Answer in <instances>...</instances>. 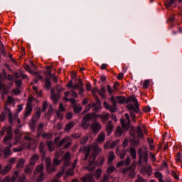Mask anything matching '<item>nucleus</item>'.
<instances>
[{"label": "nucleus", "mask_w": 182, "mask_h": 182, "mask_svg": "<svg viewBox=\"0 0 182 182\" xmlns=\"http://www.w3.org/2000/svg\"><path fill=\"white\" fill-rule=\"evenodd\" d=\"M60 136H56L54 139V144L55 146L58 147H62L63 146V149H68V147H70L72 146V142L70 141V137L66 136L64 138H63L60 141Z\"/></svg>", "instance_id": "obj_1"}, {"label": "nucleus", "mask_w": 182, "mask_h": 182, "mask_svg": "<svg viewBox=\"0 0 182 182\" xmlns=\"http://www.w3.org/2000/svg\"><path fill=\"white\" fill-rule=\"evenodd\" d=\"M5 131L7 132V134L6 136L4 138V144L9 145L11 144V142H9L10 140L12 139V137H14V134L12 133V127H4L1 131V134H4Z\"/></svg>", "instance_id": "obj_2"}, {"label": "nucleus", "mask_w": 182, "mask_h": 182, "mask_svg": "<svg viewBox=\"0 0 182 182\" xmlns=\"http://www.w3.org/2000/svg\"><path fill=\"white\" fill-rule=\"evenodd\" d=\"M91 150H92V154L90 156L91 161H95L96 157L102 153V147L99 146V144L95 143L92 145H91Z\"/></svg>", "instance_id": "obj_3"}, {"label": "nucleus", "mask_w": 182, "mask_h": 182, "mask_svg": "<svg viewBox=\"0 0 182 182\" xmlns=\"http://www.w3.org/2000/svg\"><path fill=\"white\" fill-rule=\"evenodd\" d=\"M138 154L139 159L138 164L139 166H141L142 161H144V163H147V161H149V154L146 151H143L141 148L139 149Z\"/></svg>", "instance_id": "obj_4"}, {"label": "nucleus", "mask_w": 182, "mask_h": 182, "mask_svg": "<svg viewBox=\"0 0 182 182\" xmlns=\"http://www.w3.org/2000/svg\"><path fill=\"white\" fill-rule=\"evenodd\" d=\"M102 124L97 121H94L90 124V129L93 134L96 135L100 130H102Z\"/></svg>", "instance_id": "obj_5"}, {"label": "nucleus", "mask_w": 182, "mask_h": 182, "mask_svg": "<svg viewBox=\"0 0 182 182\" xmlns=\"http://www.w3.org/2000/svg\"><path fill=\"white\" fill-rule=\"evenodd\" d=\"M78 90L79 95H82L85 90L83 89V81L82 79H78V83L75 84L73 86V90Z\"/></svg>", "instance_id": "obj_6"}, {"label": "nucleus", "mask_w": 182, "mask_h": 182, "mask_svg": "<svg viewBox=\"0 0 182 182\" xmlns=\"http://www.w3.org/2000/svg\"><path fill=\"white\" fill-rule=\"evenodd\" d=\"M126 119H121V124L124 130H129V127H130V118L129 117V114H125Z\"/></svg>", "instance_id": "obj_7"}, {"label": "nucleus", "mask_w": 182, "mask_h": 182, "mask_svg": "<svg viewBox=\"0 0 182 182\" xmlns=\"http://www.w3.org/2000/svg\"><path fill=\"white\" fill-rule=\"evenodd\" d=\"M136 166H137V163L136 161H134L129 166V171L128 172V176L131 178H134V177H136V172L134 171L136 170Z\"/></svg>", "instance_id": "obj_8"}, {"label": "nucleus", "mask_w": 182, "mask_h": 182, "mask_svg": "<svg viewBox=\"0 0 182 182\" xmlns=\"http://www.w3.org/2000/svg\"><path fill=\"white\" fill-rule=\"evenodd\" d=\"M90 150H92V145H88L80 149V153H85V161L87 160V157H89V154H90Z\"/></svg>", "instance_id": "obj_9"}, {"label": "nucleus", "mask_w": 182, "mask_h": 182, "mask_svg": "<svg viewBox=\"0 0 182 182\" xmlns=\"http://www.w3.org/2000/svg\"><path fill=\"white\" fill-rule=\"evenodd\" d=\"M105 140H106V133L102 131L98 134L95 140V143H97L98 144H102V143H105Z\"/></svg>", "instance_id": "obj_10"}, {"label": "nucleus", "mask_w": 182, "mask_h": 182, "mask_svg": "<svg viewBox=\"0 0 182 182\" xmlns=\"http://www.w3.org/2000/svg\"><path fill=\"white\" fill-rule=\"evenodd\" d=\"M33 144H35V139L31 138V136H24V146L29 149Z\"/></svg>", "instance_id": "obj_11"}, {"label": "nucleus", "mask_w": 182, "mask_h": 182, "mask_svg": "<svg viewBox=\"0 0 182 182\" xmlns=\"http://www.w3.org/2000/svg\"><path fill=\"white\" fill-rule=\"evenodd\" d=\"M114 129V127L113 126V123L112 122V121H109L105 125V130L107 132V134L108 136H110V134L113 133Z\"/></svg>", "instance_id": "obj_12"}, {"label": "nucleus", "mask_w": 182, "mask_h": 182, "mask_svg": "<svg viewBox=\"0 0 182 182\" xmlns=\"http://www.w3.org/2000/svg\"><path fill=\"white\" fill-rule=\"evenodd\" d=\"M41 173H43V164H40L36 166L34 171L33 178H32V180H35Z\"/></svg>", "instance_id": "obj_13"}, {"label": "nucleus", "mask_w": 182, "mask_h": 182, "mask_svg": "<svg viewBox=\"0 0 182 182\" xmlns=\"http://www.w3.org/2000/svg\"><path fill=\"white\" fill-rule=\"evenodd\" d=\"M117 156H119V159H123L126 157V149H120V146H117L116 149Z\"/></svg>", "instance_id": "obj_14"}, {"label": "nucleus", "mask_w": 182, "mask_h": 182, "mask_svg": "<svg viewBox=\"0 0 182 182\" xmlns=\"http://www.w3.org/2000/svg\"><path fill=\"white\" fill-rule=\"evenodd\" d=\"M81 181L82 182H95V178H93V174L88 173L85 175L82 178H81Z\"/></svg>", "instance_id": "obj_15"}, {"label": "nucleus", "mask_w": 182, "mask_h": 182, "mask_svg": "<svg viewBox=\"0 0 182 182\" xmlns=\"http://www.w3.org/2000/svg\"><path fill=\"white\" fill-rule=\"evenodd\" d=\"M81 181L82 182H95V178H93V174L88 173L85 175L82 178H81Z\"/></svg>", "instance_id": "obj_16"}, {"label": "nucleus", "mask_w": 182, "mask_h": 182, "mask_svg": "<svg viewBox=\"0 0 182 182\" xmlns=\"http://www.w3.org/2000/svg\"><path fill=\"white\" fill-rule=\"evenodd\" d=\"M4 112L7 116H9V122L10 124H12L14 123V118L12 117V112H11V109H9L8 107H4Z\"/></svg>", "instance_id": "obj_17"}, {"label": "nucleus", "mask_w": 182, "mask_h": 182, "mask_svg": "<svg viewBox=\"0 0 182 182\" xmlns=\"http://www.w3.org/2000/svg\"><path fill=\"white\" fill-rule=\"evenodd\" d=\"M15 140L14 142V146H16V144H18V143H22V141H21V137H22V134H21V132H19V129H17L15 131Z\"/></svg>", "instance_id": "obj_18"}, {"label": "nucleus", "mask_w": 182, "mask_h": 182, "mask_svg": "<svg viewBox=\"0 0 182 182\" xmlns=\"http://www.w3.org/2000/svg\"><path fill=\"white\" fill-rule=\"evenodd\" d=\"M126 102L127 103H130V102L134 103L136 109H139V101H137V99L134 96L129 97L127 99Z\"/></svg>", "instance_id": "obj_19"}, {"label": "nucleus", "mask_w": 182, "mask_h": 182, "mask_svg": "<svg viewBox=\"0 0 182 182\" xmlns=\"http://www.w3.org/2000/svg\"><path fill=\"white\" fill-rule=\"evenodd\" d=\"M11 170H12V165L9 164V165L6 166L3 169L1 168L0 173H1V174H2V176H5L6 174H8V173H9V171H11Z\"/></svg>", "instance_id": "obj_20"}, {"label": "nucleus", "mask_w": 182, "mask_h": 182, "mask_svg": "<svg viewBox=\"0 0 182 182\" xmlns=\"http://www.w3.org/2000/svg\"><path fill=\"white\" fill-rule=\"evenodd\" d=\"M50 99L53 102L54 105L58 104V101L59 100V95H56L55 94V90L53 89L51 90Z\"/></svg>", "instance_id": "obj_21"}, {"label": "nucleus", "mask_w": 182, "mask_h": 182, "mask_svg": "<svg viewBox=\"0 0 182 182\" xmlns=\"http://www.w3.org/2000/svg\"><path fill=\"white\" fill-rule=\"evenodd\" d=\"M141 173H142V174H144V175L147 174V176H151L153 173L151 166H149L146 167L145 168H142L141 170Z\"/></svg>", "instance_id": "obj_22"}, {"label": "nucleus", "mask_w": 182, "mask_h": 182, "mask_svg": "<svg viewBox=\"0 0 182 182\" xmlns=\"http://www.w3.org/2000/svg\"><path fill=\"white\" fill-rule=\"evenodd\" d=\"M39 119H41V108H36V113L33 117V122L35 123V122H38Z\"/></svg>", "instance_id": "obj_23"}, {"label": "nucleus", "mask_w": 182, "mask_h": 182, "mask_svg": "<svg viewBox=\"0 0 182 182\" xmlns=\"http://www.w3.org/2000/svg\"><path fill=\"white\" fill-rule=\"evenodd\" d=\"M38 160H39V155L34 154L31 156L30 159V164H31L32 166H35V164L38 163Z\"/></svg>", "instance_id": "obj_24"}, {"label": "nucleus", "mask_w": 182, "mask_h": 182, "mask_svg": "<svg viewBox=\"0 0 182 182\" xmlns=\"http://www.w3.org/2000/svg\"><path fill=\"white\" fill-rule=\"evenodd\" d=\"M47 146L48 148L49 151H55L56 146L55 144L52 141H48L46 142Z\"/></svg>", "instance_id": "obj_25"}, {"label": "nucleus", "mask_w": 182, "mask_h": 182, "mask_svg": "<svg viewBox=\"0 0 182 182\" xmlns=\"http://www.w3.org/2000/svg\"><path fill=\"white\" fill-rule=\"evenodd\" d=\"M73 127H75V122H70L65 125L64 130L65 132H70V130H72Z\"/></svg>", "instance_id": "obj_26"}, {"label": "nucleus", "mask_w": 182, "mask_h": 182, "mask_svg": "<svg viewBox=\"0 0 182 182\" xmlns=\"http://www.w3.org/2000/svg\"><path fill=\"white\" fill-rule=\"evenodd\" d=\"M109 118L110 114L109 113H104L102 116H100L102 123H106Z\"/></svg>", "instance_id": "obj_27"}, {"label": "nucleus", "mask_w": 182, "mask_h": 182, "mask_svg": "<svg viewBox=\"0 0 182 182\" xmlns=\"http://www.w3.org/2000/svg\"><path fill=\"white\" fill-rule=\"evenodd\" d=\"M115 157L114 152L110 151L108 154V164H112Z\"/></svg>", "instance_id": "obj_28"}, {"label": "nucleus", "mask_w": 182, "mask_h": 182, "mask_svg": "<svg viewBox=\"0 0 182 182\" xmlns=\"http://www.w3.org/2000/svg\"><path fill=\"white\" fill-rule=\"evenodd\" d=\"M12 147V144H9V146H6L4 148V154L6 156H11L12 154V152H11V148Z\"/></svg>", "instance_id": "obj_29"}, {"label": "nucleus", "mask_w": 182, "mask_h": 182, "mask_svg": "<svg viewBox=\"0 0 182 182\" xmlns=\"http://www.w3.org/2000/svg\"><path fill=\"white\" fill-rule=\"evenodd\" d=\"M95 161H92L90 160V157L89 159V164L87 166V167L86 168L88 171H93V170H95V164H94Z\"/></svg>", "instance_id": "obj_30"}, {"label": "nucleus", "mask_w": 182, "mask_h": 182, "mask_svg": "<svg viewBox=\"0 0 182 182\" xmlns=\"http://www.w3.org/2000/svg\"><path fill=\"white\" fill-rule=\"evenodd\" d=\"M73 109H74V112L75 113H80V112H82V105H80V104H75L73 105Z\"/></svg>", "instance_id": "obj_31"}, {"label": "nucleus", "mask_w": 182, "mask_h": 182, "mask_svg": "<svg viewBox=\"0 0 182 182\" xmlns=\"http://www.w3.org/2000/svg\"><path fill=\"white\" fill-rule=\"evenodd\" d=\"M129 153H130V156L132 157L133 160H136V159L137 158V156L136 154V149L131 147L129 149Z\"/></svg>", "instance_id": "obj_32"}, {"label": "nucleus", "mask_w": 182, "mask_h": 182, "mask_svg": "<svg viewBox=\"0 0 182 182\" xmlns=\"http://www.w3.org/2000/svg\"><path fill=\"white\" fill-rule=\"evenodd\" d=\"M122 133H123V131L122 130V128H120V127H117L114 132V134L116 137H120Z\"/></svg>", "instance_id": "obj_33"}, {"label": "nucleus", "mask_w": 182, "mask_h": 182, "mask_svg": "<svg viewBox=\"0 0 182 182\" xmlns=\"http://www.w3.org/2000/svg\"><path fill=\"white\" fill-rule=\"evenodd\" d=\"M154 176H155L156 178H158L159 182H164V180H163V174H161V173L156 172L154 173Z\"/></svg>", "instance_id": "obj_34"}, {"label": "nucleus", "mask_w": 182, "mask_h": 182, "mask_svg": "<svg viewBox=\"0 0 182 182\" xmlns=\"http://www.w3.org/2000/svg\"><path fill=\"white\" fill-rule=\"evenodd\" d=\"M116 102L117 103H119L120 105H123L124 102H126V98L124 97H116Z\"/></svg>", "instance_id": "obj_35"}, {"label": "nucleus", "mask_w": 182, "mask_h": 182, "mask_svg": "<svg viewBox=\"0 0 182 182\" xmlns=\"http://www.w3.org/2000/svg\"><path fill=\"white\" fill-rule=\"evenodd\" d=\"M23 166H25V160H23L22 159H18V164L16 165V168H22V167H23Z\"/></svg>", "instance_id": "obj_36"}, {"label": "nucleus", "mask_w": 182, "mask_h": 182, "mask_svg": "<svg viewBox=\"0 0 182 182\" xmlns=\"http://www.w3.org/2000/svg\"><path fill=\"white\" fill-rule=\"evenodd\" d=\"M92 117H93V114L89 113L85 115V117L82 118V120L84 122H90V120H92Z\"/></svg>", "instance_id": "obj_37"}, {"label": "nucleus", "mask_w": 182, "mask_h": 182, "mask_svg": "<svg viewBox=\"0 0 182 182\" xmlns=\"http://www.w3.org/2000/svg\"><path fill=\"white\" fill-rule=\"evenodd\" d=\"M105 92H106V87L104 85H101L100 90L98 91L99 95H101L102 97H105Z\"/></svg>", "instance_id": "obj_38"}, {"label": "nucleus", "mask_w": 182, "mask_h": 182, "mask_svg": "<svg viewBox=\"0 0 182 182\" xmlns=\"http://www.w3.org/2000/svg\"><path fill=\"white\" fill-rule=\"evenodd\" d=\"M38 149L41 154H45V143L41 142L39 144Z\"/></svg>", "instance_id": "obj_39"}, {"label": "nucleus", "mask_w": 182, "mask_h": 182, "mask_svg": "<svg viewBox=\"0 0 182 182\" xmlns=\"http://www.w3.org/2000/svg\"><path fill=\"white\" fill-rule=\"evenodd\" d=\"M18 176H19V171H16L13 173V176H11V182H15V181H16V178H18Z\"/></svg>", "instance_id": "obj_40"}, {"label": "nucleus", "mask_w": 182, "mask_h": 182, "mask_svg": "<svg viewBox=\"0 0 182 182\" xmlns=\"http://www.w3.org/2000/svg\"><path fill=\"white\" fill-rule=\"evenodd\" d=\"M37 180H36V182H42L45 180V177H44V174L43 173H38L37 175Z\"/></svg>", "instance_id": "obj_41"}, {"label": "nucleus", "mask_w": 182, "mask_h": 182, "mask_svg": "<svg viewBox=\"0 0 182 182\" xmlns=\"http://www.w3.org/2000/svg\"><path fill=\"white\" fill-rule=\"evenodd\" d=\"M89 126L90 125L87 122L82 120L80 127H82V129H84L85 130H87L89 129Z\"/></svg>", "instance_id": "obj_42"}, {"label": "nucleus", "mask_w": 182, "mask_h": 182, "mask_svg": "<svg viewBox=\"0 0 182 182\" xmlns=\"http://www.w3.org/2000/svg\"><path fill=\"white\" fill-rule=\"evenodd\" d=\"M95 100L98 105L97 106V107L95 108V110H100V109H102V105H100V100L99 99V97H95Z\"/></svg>", "instance_id": "obj_43"}, {"label": "nucleus", "mask_w": 182, "mask_h": 182, "mask_svg": "<svg viewBox=\"0 0 182 182\" xmlns=\"http://www.w3.org/2000/svg\"><path fill=\"white\" fill-rule=\"evenodd\" d=\"M46 164L47 170H49V168H50V165L52 164V160L50 158L46 159Z\"/></svg>", "instance_id": "obj_44"}, {"label": "nucleus", "mask_w": 182, "mask_h": 182, "mask_svg": "<svg viewBox=\"0 0 182 182\" xmlns=\"http://www.w3.org/2000/svg\"><path fill=\"white\" fill-rule=\"evenodd\" d=\"M33 170V167H32V166H27V167L24 169V173H25L26 174H31Z\"/></svg>", "instance_id": "obj_45"}, {"label": "nucleus", "mask_w": 182, "mask_h": 182, "mask_svg": "<svg viewBox=\"0 0 182 182\" xmlns=\"http://www.w3.org/2000/svg\"><path fill=\"white\" fill-rule=\"evenodd\" d=\"M136 130L138 133V136L140 137V139H143V132L141 131V127H137Z\"/></svg>", "instance_id": "obj_46"}, {"label": "nucleus", "mask_w": 182, "mask_h": 182, "mask_svg": "<svg viewBox=\"0 0 182 182\" xmlns=\"http://www.w3.org/2000/svg\"><path fill=\"white\" fill-rule=\"evenodd\" d=\"M127 108L128 109V110H134L136 113L139 112V109L137 108L135 109L134 105H133V104H129L128 105H127Z\"/></svg>", "instance_id": "obj_47"}, {"label": "nucleus", "mask_w": 182, "mask_h": 182, "mask_svg": "<svg viewBox=\"0 0 182 182\" xmlns=\"http://www.w3.org/2000/svg\"><path fill=\"white\" fill-rule=\"evenodd\" d=\"M43 139H53V134L51 133H43L42 134Z\"/></svg>", "instance_id": "obj_48"}, {"label": "nucleus", "mask_w": 182, "mask_h": 182, "mask_svg": "<svg viewBox=\"0 0 182 182\" xmlns=\"http://www.w3.org/2000/svg\"><path fill=\"white\" fill-rule=\"evenodd\" d=\"M74 170H75V168H73L68 170L66 171V176H75V171Z\"/></svg>", "instance_id": "obj_49"}, {"label": "nucleus", "mask_w": 182, "mask_h": 182, "mask_svg": "<svg viewBox=\"0 0 182 182\" xmlns=\"http://www.w3.org/2000/svg\"><path fill=\"white\" fill-rule=\"evenodd\" d=\"M33 102H38V100H36L35 97H31L29 96L28 98V101L27 103L32 105V103H33Z\"/></svg>", "instance_id": "obj_50"}, {"label": "nucleus", "mask_w": 182, "mask_h": 182, "mask_svg": "<svg viewBox=\"0 0 182 182\" xmlns=\"http://www.w3.org/2000/svg\"><path fill=\"white\" fill-rule=\"evenodd\" d=\"M45 86L46 89H50V79L46 77L45 79Z\"/></svg>", "instance_id": "obj_51"}, {"label": "nucleus", "mask_w": 182, "mask_h": 182, "mask_svg": "<svg viewBox=\"0 0 182 182\" xmlns=\"http://www.w3.org/2000/svg\"><path fill=\"white\" fill-rule=\"evenodd\" d=\"M119 143H120V140H119V139L112 142L109 146V149H114V147L117 146Z\"/></svg>", "instance_id": "obj_52"}, {"label": "nucleus", "mask_w": 182, "mask_h": 182, "mask_svg": "<svg viewBox=\"0 0 182 182\" xmlns=\"http://www.w3.org/2000/svg\"><path fill=\"white\" fill-rule=\"evenodd\" d=\"M87 140H89V136H83L81 138L80 143V144H86V143H87Z\"/></svg>", "instance_id": "obj_53"}, {"label": "nucleus", "mask_w": 182, "mask_h": 182, "mask_svg": "<svg viewBox=\"0 0 182 182\" xmlns=\"http://www.w3.org/2000/svg\"><path fill=\"white\" fill-rule=\"evenodd\" d=\"M63 155V151H57L55 152V157L56 159H59V157L62 156Z\"/></svg>", "instance_id": "obj_54"}, {"label": "nucleus", "mask_w": 182, "mask_h": 182, "mask_svg": "<svg viewBox=\"0 0 182 182\" xmlns=\"http://www.w3.org/2000/svg\"><path fill=\"white\" fill-rule=\"evenodd\" d=\"M62 163V161L59 160V158H55L53 159V166H59Z\"/></svg>", "instance_id": "obj_55"}, {"label": "nucleus", "mask_w": 182, "mask_h": 182, "mask_svg": "<svg viewBox=\"0 0 182 182\" xmlns=\"http://www.w3.org/2000/svg\"><path fill=\"white\" fill-rule=\"evenodd\" d=\"M101 176H102V169L98 168L95 171V177H97V178H100Z\"/></svg>", "instance_id": "obj_56"}, {"label": "nucleus", "mask_w": 182, "mask_h": 182, "mask_svg": "<svg viewBox=\"0 0 182 182\" xmlns=\"http://www.w3.org/2000/svg\"><path fill=\"white\" fill-rule=\"evenodd\" d=\"M114 170H116V168H114V166H110L107 168V173H108L109 174H112V173H113L114 171Z\"/></svg>", "instance_id": "obj_57"}, {"label": "nucleus", "mask_w": 182, "mask_h": 182, "mask_svg": "<svg viewBox=\"0 0 182 182\" xmlns=\"http://www.w3.org/2000/svg\"><path fill=\"white\" fill-rule=\"evenodd\" d=\"M63 160H70V153L66 152L63 156Z\"/></svg>", "instance_id": "obj_58"}, {"label": "nucleus", "mask_w": 182, "mask_h": 182, "mask_svg": "<svg viewBox=\"0 0 182 182\" xmlns=\"http://www.w3.org/2000/svg\"><path fill=\"white\" fill-rule=\"evenodd\" d=\"M45 127V124L43 123H40L38 127V136H39V132L43 130Z\"/></svg>", "instance_id": "obj_59"}, {"label": "nucleus", "mask_w": 182, "mask_h": 182, "mask_svg": "<svg viewBox=\"0 0 182 182\" xmlns=\"http://www.w3.org/2000/svg\"><path fill=\"white\" fill-rule=\"evenodd\" d=\"M116 104H113L112 106L109 107L108 110H109L111 113H114L116 112Z\"/></svg>", "instance_id": "obj_60"}, {"label": "nucleus", "mask_w": 182, "mask_h": 182, "mask_svg": "<svg viewBox=\"0 0 182 182\" xmlns=\"http://www.w3.org/2000/svg\"><path fill=\"white\" fill-rule=\"evenodd\" d=\"M103 163H105V158L102 156L99 157L97 159V164H99V166H102Z\"/></svg>", "instance_id": "obj_61"}, {"label": "nucleus", "mask_w": 182, "mask_h": 182, "mask_svg": "<svg viewBox=\"0 0 182 182\" xmlns=\"http://www.w3.org/2000/svg\"><path fill=\"white\" fill-rule=\"evenodd\" d=\"M12 95H19V93H21V91L19 90V88H15L13 89L11 91Z\"/></svg>", "instance_id": "obj_62"}, {"label": "nucleus", "mask_w": 182, "mask_h": 182, "mask_svg": "<svg viewBox=\"0 0 182 182\" xmlns=\"http://www.w3.org/2000/svg\"><path fill=\"white\" fill-rule=\"evenodd\" d=\"M137 179L135 181V182H147V181H146L144 178H143V177L138 176H137Z\"/></svg>", "instance_id": "obj_63"}, {"label": "nucleus", "mask_w": 182, "mask_h": 182, "mask_svg": "<svg viewBox=\"0 0 182 182\" xmlns=\"http://www.w3.org/2000/svg\"><path fill=\"white\" fill-rule=\"evenodd\" d=\"M124 163L125 164V166H129V164H130V163H132V160H130V156H128L124 161Z\"/></svg>", "instance_id": "obj_64"}]
</instances>
